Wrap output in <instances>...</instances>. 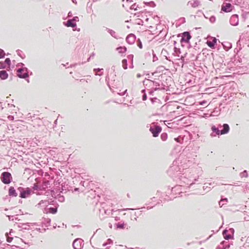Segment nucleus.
Listing matches in <instances>:
<instances>
[{
	"label": "nucleus",
	"instance_id": "nucleus-1",
	"mask_svg": "<svg viewBox=\"0 0 249 249\" xmlns=\"http://www.w3.org/2000/svg\"><path fill=\"white\" fill-rule=\"evenodd\" d=\"M178 166L174 165L170 167L168 170V173L170 174L174 171H177L175 175L178 185L172 188V191L178 190L180 186L188 188L194 184L198 182L202 172L200 168L186 169L183 171V173H178Z\"/></svg>",
	"mask_w": 249,
	"mask_h": 249
},
{
	"label": "nucleus",
	"instance_id": "nucleus-2",
	"mask_svg": "<svg viewBox=\"0 0 249 249\" xmlns=\"http://www.w3.org/2000/svg\"><path fill=\"white\" fill-rule=\"evenodd\" d=\"M199 147L198 146H188L183 151V153L185 154L186 156V160L191 163H195L196 158L197 157V153Z\"/></svg>",
	"mask_w": 249,
	"mask_h": 249
},
{
	"label": "nucleus",
	"instance_id": "nucleus-3",
	"mask_svg": "<svg viewBox=\"0 0 249 249\" xmlns=\"http://www.w3.org/2000/svg\"><path fill=\"white\" fill-rule=\"evenodd\" d=\"M222 129L221 130H218V129L215 128V125H212L211 127L212 131H213V133L211 134V136L212 137H214L217 135H222L227 134L230 130V126L227 124H224L222 125Z\"/></svg>",
	"mask_w": 249,
	"mask_h": 249
},
{
	"label": "nucleus",
	"instance_id": "nucleus-4",
	"mask_svg": "<svg viewBox=\"0 0 249 249\" xmlns=\"http://www.w3.org/2000/svg\"><path fill=\"white\" fill-rule=\"evenodd\" d=\"M0 179L2 182L5 184L10 183L12 180L11 174L8 172H4L2 173L0 177Z\"/></svg>",
	"mask_w": 249,
	"mask_h": 249
},
{
	"label": "nucleus",
	"instance_id": "nucleus-5",
	"mask_svg": "<svg viewBox=\"0 0 249 249\" xmlns=\"http://www.w3.org/2000/svg\"><path fill=\"white\" fill-rule=\"evenodd\" d=\"M191 38L190 34L188 32H184L182 33L180 42L182 46H184L185 43L187 44L189 42V40Z\"/></svg>",
	"mask_w": 249,
	"mask_h": 249
},
{
	"label": "nucleus",
	"instance_id": "nucleus-6",
	"mask_svg": "<svg viewBox=\"0 0 249 249\" xmlns=\"http://www.w3.org/2000/svg\"><path fill=\"white\" fill-rule=\"evenodd\" d=\"M27 68H19L17 70V76L20 78H26L29 76Z\"/></svg>",
	"mask_w": 249,
	"mask_h": 249
},
{
	"label": "nucleus",
	"instance_id": "nucleus-7",
	"mask_svg": "<svg viewBox=\"0 0 249 249\" xmlns=\"http://www.w3.org/2000/svg\"><path fill=\"white\" fill-rule=\"evenodd\" d=\"M161 127L159 125H155V127H151L149 129L154 137H157L159 136L160 133L161 131Z\"/></svg>",
	"mask_w": 249,
	"mask_h": 249
},
{
	"label": "nucleus",
	"instance_id": "nucleus-8",
	"mask_svg": "<svg viewBox=\"0 0 249 249\" xmlns=\"http://www.w3.org/2000/svg\"><path fill=\"white\" fill-rule=\"evenodd\" d=\"M84 241L81 239H76L74 240L72 246L74 249H81L83 245Z\"/></svg>",
	"mask_w": 249,
	"mask_h": 249
},
{
	"label": "nucleus",
	"instance_id": "nucleus-9",
	"mask_svg": "<svg viewBox=\"0 0 249 249\" xmlns=\"http://www.w3.org/2000/svg\"><path fill=\"white\" fill-rule=\"evenodd\" d=\"M22 191L20 192L19 194V197L21 198H26L28 197L31 193V189L29 188H26L25 190L23 188H21Z\"/></svg>",
	"mask_w": 249,
	"mask_h": 249
},
{
	"label": "nucleus",
	"instance_id": "nucleus-10",
	"mask_svg": "<svg viewBox=\"0 0 249 249\" xmlns=\"http://www.w3.org/2000/svg\"><path fill=\"white\" fill-rule=\"evenodd\" d=\"M230 24L232 26H237L238 24L239 19L237 15H233L230 19Z\"/></svg>",
	"mask_w": 249,
	"mask_h": 249
},
{
	"label": "nucleus",
	"instance_id": "nucleus-11",
	"mask_svg": "<svg viewBox=\"0 0 249 249\" xmlns=\"http://www.w3.org/2000/svg\"><path fill=\"white\" fill-rule=\"evenodd\" d=\"M201 5L199 0H190L187 2V6H191L192 8H196Z\"/></svg>",
	"mask_w": 249,
	"mask_h": 249
},
{
	"label": "nucleus",
	"instance_id": "nucleus-12",
	"mask_svg": "<svg viewBox=\"0 0 249 249\" xmlns=\"http://www.w3.org/2000/svg\"><path fill=\"white\" fill-rule=\"evenodd\" d=\"M217 42V39L214 37H211L209 40H207V44L211 48H213Z\"/></svg>",
	"mask_w": 249,
	"mask_h": 249
},
{
	"label": "nucleus",
	"instance_id": "nucleus-13",
	"mask_svg": "<svg viewBox=\"0 0 249 249\" xmlns=\"http://www.w3.org/2000/svg\"><path fill=\"white\" fill-rule=\"evenodd\" d=\"M135 39L136 36L133 34L128 35L126 38V42L129 44H133L135 42Z\"/></svg>",
	"mask_w": 249,
	"mask_h": 249
},
{
	"label": "nucleus",
	"instance_id": "nucleus-14",
	"mask_svg": "<svg viewBox=\"0 0 249 249\" xmlns=\"http://www.w3.org/2000/svg\"><path fill=\"white\" fill-rule=\"evenodd\" d=\"M231 5L230 3H226L225 5H223L222 6L221 10L225 12H229L231 11Z\"/></svg>",
	"mask_w": 249,
	"mask_h": 249
},
{
	"label": "nucleus",
	"instance_id": "nucleus-15",
	"mask_svg": "<svg viewBox=\"0 0 249 249\" xmlns=\"http://www.w3.org/2000/svg\"><path fill=\"white\" fill-rule=\"evenodd\" d=\"M65 25L67 27H75L76 26V24L71 19H69L67 22L65 23Z\"/></svg>",
	"mask_w": 249,
	"mask_h": 249
},
{
	"label": "nucleus",
	"instance_id": "nucleus-16",
	"mask_svg": "<svg viewBox=\"0 0 249 249\" xmlns=\"http://www.w3.org/2000/svg\"><path fill=\"white\" fill-rule=\"evenodd\" d=\"M8 74L5 70L0 71V78L1 80H5L8 78Z\"/></svg>",
	"mask_w": 249,
	"mask_h": 249
},
{
	"label": "nucleus",
	"instance_id": "nucleus-17",
	"mask_svg": "<svg viewBox=\"0 0 249 249\" xmlns=\"http://www.w3.org/2000/svg\"><path fill=\"white\" fill-rule=\"evenodd\" d=\"M9 195L12 196H18L17 193L16 192L15 189L13 187L11 186L9 189Z\"/></svg>",
	"mask_w": 249,
	"mask_h": 249
},
{
	"label": "nucleus",
	"instance_id": "nucleus-18",
	"mask_svg": "<svg viewBox=\"0 0 249 249\" xmlns=\"http://www.w3.org/2000/svg\"><path fill=\"white\" fill-rule=\"evenodd\" d=\"M228 231L225 229L223 231V234L226 240H229L232 238V236L230 234H227Z\"/></svg>",
	"mask_w": 249,
	"mask_h": 249
},
{
	"label": "nucleus",
	"instance_id": "nucleus-19",
	"mask_svg": "<svg viewBox=\"0 0 249 249\" xmlns=\"http://www.w3.org/2000/svg\"><path fill=\"white\" fill-rule=\"evenodd\" d=\"M223 48L226 50L228 51L232 47V45L229 42H225L223 43Z\"/></svg>",
	"mask_w": 249,
	"mask_h": 249
},
{
	"label": "nucleus",
	"instance_id": "nucleus-20",
	"mask_svg": "<svg viewBox=\"0 0 249 249\" xmlns=\"http://www.w3.org/2000/svg\"><path fill=\"white\" fill-rule=\"evenodd\" d=\"M107 32L113 37H114L115 38H117V37L116 36V32L113 31V30H111V29H108V28H107Z\"/></svg>",
	"mask_w": 249,
	"mask_h": 249
},
{
	"label": "nucleus",
	"instance_id": "nucleus-21",
	"mask_svg": "<svg viewBox=\"0 0 249 249\" xmlns=\"http://www.w3.org/2000/svg\"><path fill=\"white\" fill-rule=\"evenodd\" d=\"M12 232H13V230L11 229L9 233H6L5 234L7 238V241L9 243L11 242L13 240V237H11L9 236V234H11Z\"/></svg>",
	"mask_w": 249,
	"mask_h": 249
},
{
	"label": "nucleus",
	"instance_id": "nucleus-22",
	"mask_svg": "<svg viewBox=\"0 0 249 249\" xmlns=\"http://www.w3.org/2000/svg\"><path fill=\"white\" fill-rule=\"evenodd\" d=\"M116 49L120 53H123L126 51V48L125 47H119L117 48Z\"/></svg>",
	"mask_w": 249,
	"mask_h": 249
},
{
	"label": "nucleus",
	"instance_id": "nucleus-23",
	"mask_svg": "<svg viewBox=\"0 0 249 249\" xmlns=\"http://www.w3.org/2000/svg\"><path fill=\"white\" fill-rule=\"evenodd\" d=\"M116 225L117 229H124V222L116 223Z\"/></svg>",
	"mask_w": 249,
	"mask_h": 249
},
{
	"label": "nucleus",
	"instance_id": "nucleus-24",
	"mask_svg": "<svg viewBox=\"0 0 249 249\" xmlns=\"http://www.w3.org/2000/svg\"><path fill=\"white\" fill-rule=\"evenodd\" d=\"M248 173L247 172V170H244L243 172H241L240 174V177L241 178H248Z\"/></svg>",
	"mask_w": 249,
	"mask_h": 249
},
{
	"label": "nucleus",
	"instance_id": "nucleus-25",
	"mask_svg": "<svg viewBox=\"0 0 249 249\" xmlns=\"http://www.w3.org/2000/svg\"><path fill=\"white\" fill-rule=\"evenodd\" d=\"M57 208L50 207L49 208V212L53 214L57 212Z\"/></svg>",
	"mask_w": 249,
	"mask_h": 249
},
{
	"label": "nucleus",
	"instance_id": "nucleus-26",
	"mask_svg": "<svg viewBox=\"0 0 249 249\" xmlns=\"http://www.w3.org/2000/svg\"><path fill=\"white\" fill-rule=\"evenodd\" d=\"M143 3L144 4L147 5V6H152V7H155L156 6L155 3L153 1H150V2H145V1H144Z\"/></svg>",
	"mask_w": 249,
	"mask_h": 249
},
{
	"label": "nucleus",
	"instance_id": "nucleus-27",
	"mask_svg": "<svg viewBox=\"0 0 249 249\" xmlns=\"http://www.w3.org/2000/svg\"><path fill=\"white\" fill-rule=\"evenodd\" d=\"M160 138L163 141H165L167 139V134L166 133H162L160 135Z\"/></svg>",
	"mask_w": 249,
	"mask_h": 249
},
{
	"label": "nucleus",
	"instance_id": "nucleus-28",
	"mask_svg": "<svg viewBox=\"0 0 249 249\" xmlns=\"http://www.w3.org/2000/svg\"><path fill=\"white\" fill-rule=\"evenodd\" d=\"M122 65L124 69H127V60L124 59H123L122 61Z\"/></svg>",
	"mask_w": 249,
	"mask_h": 249
},
{
	"label": "nucleus",
	"instance_id": "nucleus-29",
	"mask_svg": "<svg viewBox=\"0 0 249 249\" xmlns=\"http://www.w3.org/2000/svg\"><path fill=\"white\" fill-rule=\"evenodd\" d=\"M57 199H58V201L60 202H63L65 201V197L63 196L62 195H58L57 196Z\"/></svg>",
	"mask_w": 249,
	"mask_h": 249
},
{
	"label": "nucleus",
	"instance_id": "nucleus-30",
	"mask_svg": "<svg viewBox=\"0 0 249 249\" xmlns=\"http://www.w3.org/2000/svg\"><path fill=\"white\" fill-rule=\"evenodd\" d=\"M142 93H143V95L142 96V99L143 101H145L147 99V95L145 93V90L142 89L141 91Z\"/></svg>",
	"mask_w": 249,
	"mask_h": 249
},
{
	"label": "nucleus",
	"instance_id": "nucleus-31",
	"mask_svg": "<svg viewBox=\"0 0 249 249\" xmlns=\"http://www.w3.org/2000/svg\"><path fill=\"white\" fill-rule=\"evenodd\" d=\"M208 183H205L203 187L204 190H206L207 192L209 191L211 188V186H208Z\"/></svg>",
	"mask_w": 249,
	"mask_h": 249
},
{
	"label": "nucleus",
	"instance_id": "nucleus-32",
	"mask_svg": "<svg viewBox=\"0 0 249 249\" xmlns=\"http://www.w3.org/2000/svg\"><path fill=\"white\" fill-rule=\"evenodd\" d=\"M17 215H16V216H13V215H7L9 221H14L15 220H18V218L17 217Z\"/></svg>",
	"mask_w": 249,
	"mask_h": 249
},
{
	"label": "nucleus",
	"instance_id": "nucleus-33",
	"mask_svg": "<svg viewBox=\"0 0 249 249\" xmlns=\"http://www.w3.org/2000/svg\"><path fill=\"white\" fill-rule=\"evenodd\" d=\"M174 53H176V55L179 56V53H180V50L179 48H178L176 47H174Z\"/></svg>",
	"mask_w": 249,
	"mask_h": 249
},
{
	"label": "nucleus",
	"instance_id": "nucleus-34",
	"mask_svg": "<svg viewBox=\"0 0 249 249\" xmlns=\"http://www.w3.org/2000/svg\"><path fill=\"white\" fill-rule=\"evenodd\" d=\"M103 70V69H100V68H97V69H94L93 71L96 72V75H99L100 76H101L103 75V72H101L100 74H97V72H99Z\"/></svg>",
	"mask_w": 249,
	"mask_h": 249
},
{
	"label": "nucleus",
	"instance_id": "nucleus-35",
	"mask_svg": "<svg viewBox=\"0 0 249 249\" xmlns=\"http://www.w3.org/2000/svg\"><path fill=\"white\" fill-rule=\"evenodd\" d=\"M33 189H34V190H42V189L40 187H39L36 183H35L34 184Z\"/></svg>",
	"mask_w": 249,
	"mask_h": 249
},
{
	"label": "nucleus",
	"instance_id": "nucleus-36",
	"mask_svg": "<svg viewBox=\"0 0 249 249\" xmlns=\"http://www.w3.org/2000/svg\"><path fill=\"white\" fill-rule=\"evenodd\" d=\"M160 89L159 88L156 87L155 88H154L152 89H151L149 91V94L151 95H153V93H154V91L160 90Z\"/></svg>",
	"mask_w": 249,
	"mask_h": 249
},
{
	"label": "nucleus",
	"instance_id": "nucleus-37",
	"mask_svg": "<svg viewBox=\"0 0 249 249\" xmlns=\"http://www.w3.org/2000/svg\"><path fill=\"white\" fill-rule=\"evenodd\" d=\"M5 55V53L4 51L2 49H0V59L4 57Z\"/></svg>",
	"mask_w": 249,
	"mask_h": 249
},
{
	"label": "nucleus",
	"instance_id": "nucleus-38",
	"mask_svg": "<svg viewBox=\"0 0 249 249\" xmlns=\"http://www.w3.org/2000/svg\"><path fill=\"white\" fill-rule=\"evenodd\" d=\"M112 241L111 239H108L107 240V242L106 243H105L103 244V247H106L107 246V245L108 244H111L112 243Z\"/></svg>",
	"mask_w": 249,
	"mask_h": 249
},
{
	"label": "nucleus",
	"instance_id": "nucleus-39",
	"mask_svg": "<svg viewBox=\"0 0 249 249\" xmlns=\"http://www.w3.org/2000/svg\"><path fill=\"white\" fill-rule=\"evenodd\" d=\"M151 102L152 104H153L154 102H159L160 101V100L158 99H157V98L155 97V98H152L151 97L150 98Z\"/></svg>",
	"mask_w": 249,
	"mask_h": 249
},
{
	"label": "nucleus",
	"instance_id": "nucleus-40",
	"mask_svg": "<svg viewBox=\"0 0 249 249\" xmlns=\"http://www.w3.org/2000/svg\"><path fill=\"white\" fill-rule=\"evenodd\" d=\"M4 63H5V65L7 64V65L10 66V65L11 64V60H10V58H6Z\"/></svg>",
	"mask_w": 249,
	"mask_h": 249
},
{
	"label": "nucleus",
	"instance_id": "nucleus-41",
	"mask_svg": "<svg viewBox=\"0 0 249 249\" xmlns=\"http://www.w3.org/2000/svg\"><path fill=\"white\" fill-rule=\"evenodd\" d=\"M107 78H108V77H106V81H107V86H108V87L109 88L110 90H111L113 92H114L113 89H112V87L113 88V87L111 86V85H110L109 82L107 81Z\"/></svg>",
	"mask_w": 249,
	"mask_h": 249
},
{
	"label": "nucleus",
	"instance_id": "nucleus-42",
	"mask_svg": "<svg viewBox=\"0 0 249 249\" xmlns=\"http://www.w3.org/2000/svg\"><path fill=\"white\" fill-rule=\"evenodd\" d=\"M209 20L211 23H214L215 21V17L212 16L210 18Z\"/></svg>",
	"mask_w": 249,
	"mask_h": 249
},
{
	"label": "nucleus",
	"instance_id": "nucleus-43",
	"mask_svg": "<svg viewBox=\"0 0 249 249\" xmlns=\"http://www.w3.org/2000/svg\"><path fill=\"white\" fill-rule=\"evenodd\" d=\"M136 3H134L133 5H132L130 7L131 9H134V10L136 11L138 10V6L136 7Z\"/></svg>",
	"mask_w": 249,
	"mask_h": 249
},
{
	"label": "nucleus",
	"instance_id": "nucleus-44",
	"mask_svg": "<svg viewBox=\"0 0 249 249\" xmlns=\"http://www.w3.org/2000/svg\"><path fill=\"white\" fill-rule=\"evenodd\" d=\"M6 68V65L4 63L0 62V69H5Z\"/></svg>",
	"mask_w": 249,
	"mask_h": 249
},
{
	"label": "nucleus",
	"instance_id": "nucleus-45",
	"mask_svg": "<svg viewBox=\"0 0 249 249\" xmlns=\"http://www.w3.org/2000/svg\"><path fill=\"white\" fill-rule=\"evenodd\" d=\"M71 19L73 20V21L76 23L79 21V18L77 16L74 17Z\"/></svg>",
	"mask_w": 249,
	"mask_h": 249
},
{
	"label": "nucleus",
	"instance_id": "nucleus-46",
	"mask_svg": "<svg viewBox=\"0 0 249 249\" xmlns=\"http://www.w3.org/2000/svg\"><path fill=\"white\" fill-rule=\"evenodd\" d=\"M138 46L139 47V48L142 49V45L140 41V39H139V42L138 43Z\"/></svg>",
	"mask_w": 249,
	"mask_h": 249
},
{
	"label": "nucleus",
	"instance_id": "nucleus-47",
	"mask_svg": "<svg viewBox=\"0 0 249 249\" xmlns=\"http://www.w3.org/2000/svg\"><path fill=\"white\" fill-rule=\"evenodd\" d=\"M222 127H223L222 125H221V124H218L217 125V126H215V128H217L218 129V130L222 129Z\"/></svg>",
	"mask_w": 249,
	"mask_h": 249
},
{
	"label": "nucleus",
	"instance_id": "nucleus-48",
	"mask_svg": "<svg viewBox=\"0 0 249 249\" xmlns=\"http://www.w3.org/2000/svg\"><path fill=\"white\" fill-rule=\"evenodd\" d=\"M23 226H24L25 227L23 228L24 229H29V225L27 224H22Z\"/></svg>",
	"mask_w": 249,
	"mask_h": 249
},
{
	"label": "nucleus",
	"instance_id": "nucleus-49",
	"mask_svg": "<svg viewBox=\"0 0 249 249\" xmlns=\"http://www.w3.org/2000/svg\"><path fill=\"white\" fill-rule=\"evenodd\" d=\"M222 201H225V202H228V198H225L224 199H221V200H220V201L219 202V205H221V202H222Z\"/></svg>",
	"mask_w": 249,
	"mask_h": 249
},
{
	"label": "nucleus",
	"instance_id": "nucleus-50",
	"mask_svg": "<svg viewBox=\"0 0 249 249\" xmlns=\"http://www.w3.org/2000/svg\"><path fill=\"white\" fill-rule=\"evenodd\" d=\"M154 86L156 87L160 86V84L157 82H153Z\"/></svg>",
	"mask_w": 249,
	"mask_h": 249
},
{
	"label": "nucleus",
	"instance_id": "nucleus-51",
	"mask_svg": "<svg viewBox=\"0 0 249 249\" xmlns=\"http://www.w3.org/2000/svg\"><path fill=\"white\" fill-rule=\"evenodd\" d=\"M72 16V13H71V12L70 11L68 13V17L70 18V17H71Z\"/></svg>",
	"mask_w": 249,
	"mask_h": 249
},
{
	"label": "nucleus",
	"instance_id": "nucleus-52",
	"mask_svg": "<svg viewBox=\"0 0 249 249\" xmlns=\"http://www.w3.org/2000/svg\"><path fill=\"white\" fill-rule=\"evenodd\" d=\"M127 91V89L125 90L122 93H118V94L120 95H124V94L126 93V92Z\"/></svg>",
	"mask_w": 249,
	"mask_h": 249
},
{
	"label": "nucleus",
	"instance_id": "nucleus-53",
	"mask_svg": "<svg viewBox=\"0 0 249 249\" xmlns=\"http://www.w3.org/2000/svg\"><path fill=\"white\" fill-rule=\"evenodd\" d=\"M214 184V182H210V183H208V184L211 187V186H212V187H213V184Z\"/></svg>",
	"mask_w": 249,
	"mask_h": 249
},
{
	"label": "nucleus",
	"instance_id": "nucleus-54",
	"mask_svg": "<svg viewBox=\"0 0 249 249\" xmlns=\"http://www.w3.org/2000/svg\"><path fill=\"white\" fill-rule=\"evenodd\" d=\"M180 139V137L175 138V140L178 142H180L179 139Z\"/></svg>",
	"mask_w": 249,
	"mask_h": 249
},
{
	"label": "nucleus",
	"instance_id": "nucleus-55",
	"mask_svg": "<svg viewBox=\"0 0 249 249\" xmlns=\"http://www.w3.org/2000/svg\"><path fill=\"white\" fill-rule=\"evenodd\" d=\"M102 212H104L105 213H106V211L104 209L103 210H100V213H102Z\"/></svg>",
	"mask_w": 249,
	"mask_h": 249
},
{
	"label": "nucleus",
	"instance_id": "nucleus-56",
	"mask_svg": "<svg viewBox=\"0 0 249 249\" xmlns=\"http://www.w3.org/2000/svg\"><path fill=\"white\" fill-rule=\"evenodd\" d=\"M8 118L10 120H13L14 119V117L12 116H8Z\"/></svg>",
	"mask_w": 249,
	"mask_h": 249
},
{
	"label": "nucleus",
	"instance_id": "nucleus-57",
	"mask_svg": "<svg viewBox=\"0 0 249 249\" xmlns=\"http://www.w3.org/2000/svg\"><path fill=\"white\" fill-rule=\"evenodd\" d=\"M94 55V53H93L92 55L90 56V57L88 59V61H89L90 59V58L92 57H93Z\"/></svg>",
	"mask_w": 249,
	"mask_h": 249
},
{
	"label": "nucleus",
	"instance_id": "nucleus-58",
	"mask_svg": "<svg viewBox=\"0 0 249 249\" xmlns=\"http://www.w3.org/2000/svg\"><path fill=\"white\" fill-rule=\"evenodd\" d=\"M17 52L18 54V55H20V52H21V51L20 50H18L17 51Z\"/></svg>",
	"mask_w": 249,
	"mask_h": 249
},
{
	"label": "nucleus",
	"instance_id": "nucleus-59",
	"mask_svg": "<svg viewBox=\"0 0 249 249\" xmlns=\"http://www.w3.org/2000/svg\"><path fill=\"white\" fill-rule=\"evenodd\" d=\"M216 249H226L224 248H221L220 247L218 246L216 248Z\"/></svg>",
	"mask_w": 249,
	"mask_h": 249
},
{
	"label": "nucleus",
	"instance_id": "nucleus-60",
	"mask_svg": "<svg viewBox=\"0 0 249 249\" xmlns=\"http://www.w3.org/2000/svg\"><path fill=\"white\" fill-rule=\"evenodd\" d=\"M128 57L129 58H131V59H132L133 57V55H129V56H128Z\"/></svg>",
	"mask_w": 249,
	"mask_h": 249
},
{
	"label": "nucleus",
	"instance_id": "nucleus-61",
	"mask_svg": "<svg viewBox=\"0 0 249 249\" xmlns=\"http://www.w3.org/2000/svg\"><path fill=\"white\" fill-rule=\"evenodd\" d=\"M137 77L138 78H140V77H141V74H140V73H138V74H137Z\"/></svg>",
	"mask_w": 249,
	"mask_h": 249
},
{
	"label": "nucleus",
	"instance_id": "nucleus-62",
	"mask_svg": "<svg viewBox=\"0 0 249 249\" xmlns=\"http://www.w3.org/2000/svg\"><path fill=\"white\" fill-rule=\"evenodd\" d=\"M44 203V201L43 200H41L39 203L38 204L39 205H41L42 203Z\"/></svg>",
	"mask_w": 249,
	"mask_h": 249
},
{
	"label": "nucleus",
	"instance_id": "nucleus-63",
	"mask_svg": "<svg viewBox=\"0 0 249 249\" xmlns=\"http://www.w3.org/2000/svg\"><path fill=\"white\" fill-rule=\"evenodd\" d=\"M130 210V209H122L121 210V211H126V210Z\"/></svg>",
	"mask_w": 249,
	"mask_h": 249
},
{
	"label": "nucleus",
	"instance_id": "nucleus-64",
	"mask_svg": "<svg viewBox=\"0 0 249 249\" xmlns=\"http://www.w3.org/2000/svg\"><path fill=\"white\" fill-rule=\"evenodd\" d=\"M177 43V42L176 41H174V45H175Z\"/></svg>",
	"mask_w": 249,
	"mask_h": 249
}]
</instances>
